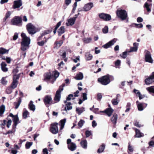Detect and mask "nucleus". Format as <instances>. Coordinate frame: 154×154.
<instances>
[{
  "instance_id": "1",
  "label": "nucleus",
  "mask_w": 154,
  "mask_h": 154,
  "mask_svg": "<svg viewBox=\"0 0 154 154\" xmlns=\"http://www.w3.org/2000/svg\"><path fill=\"white\" fill-rule=\"evenodd\" d=\"M21 36L22 37V41L21 43V48L22 51H24L28 48L30 39L29 38L26 36V34L24 33H21Z\"/></svg>"
},
{
  "instance_id": "2",
  "label": "nucleus",
  "mask_w": 154,
  "mask_h": 154,
  "mask_svg": "<svg viewBox=\"0 0 154 154\" xmlns=\"http://www.w3.org/2000/svg\"><path fill=\"white\" fill-rule=\"evenodd\" d=\"M65 86V84L63 83L62 85L59 86L58 89L57 91L54 99L56 102H58L60 100L61 97V93L63 90V87Z\"/></svg>"
},
{
  "instance_id": "3",
  "label": "nucleus",
  "mask_w": 154,
  "mask_h": 154,
  "mask_svg": "<svg viewBox=\"0 0 154 154\" xmlns=\"http://www.w3.org/2000/svg\"><path fill=\"white\" fill-rule=\"evenodd\" d=\"M116 14L118 17L120 18L122 20H125L127 16V12L124 10H117L116 11Z\"/></svg>"
},
{
  "instance_id": "4",
  "label": "nucleus",
  "mask_w": 154,
  "mask_h": 154,
  "mask_svg": "<svg viewBox=\"0 0 154 154\" xmlns=\"http://www.w3.org/2000/svg\"><path fill=\"white\" fill-rule=\"evenodd\" d=\"M109 79L108 76L105 75L98 78V81L102 85H106L108 84L110 82V81Z\"/></svg>"
},
{
  "instance_id": "5",
  "label": "nucleus",
  "mask_w": 154,
  "mask_h": 154,
  "mask_svg": "<svg viewBox=\"0 0 154 154\" xmlns=\"http://www.w3.org/2000/svg\"><path fill=\"white\" fill-rule=\"evenodd\" d=\"M27 29L29 34L33 35L36 32L35 28L31 23H28L26 26Z\"/></svg>"
},
{
  "instance_id": "6",
  "label": "nucleus",
  "mask_w": 154,
  "mask_h": 154,
  "mask_svg": "<svg viewBox=\"0 0 154 154\" xmlns=\"http://www.w3.org/2000/svg\"><path fill=\"white\" fill-rule=\"evenodd\" d=\"M66 143L68 145V148L69 150L73 151L76 149L77 146L76 144L73 142H72L70 139H68Z\"/></svg>"
},
{
  "instance_id": "7",
  "label": "nucleus",
  "mask_w": 154,
  "mask_h": 154,
  "mask_svg": "<svg viewBox=\"0 0 154 154\" xmlns=\"http://www.w3.org/2000/svg\"><path fill=\"white\" fill-rule=\"evenodd\" d=\"M58 124L57 123H54L51 124L50 128V130L51 132L53 134H56L59 131L58 128L57 126Z\"/></svg>"
},
{
  "instance_id": "8",
  "label": "nucleus",
  "mask_w": 154,
  "mask_h": 154,
  "mask_svg": "<svg viewBox=\"0 0 154 154\" xmlns=\"http://www.w3.org/2000/svg\"><path fill=\"white\" fill-rule=\"evenodd\" d=\"M19 78V76L18 75H14L13 79V82L11 83V87L13 89L16 88L18 84V80Z\"/></svg>"
},
{
  "instance_id": "9",
  "label": "nucleus",
  "mask_w": 154,
  "mask_h": 154,
  "mask_svg": "<svg viewBox=\"0 0 154 154\" xmlns=\"http://www.w3.org/2000/svg\"><path fill=\"white\" fill-rule=\"evenodd\" d=\"M44 102L45 105L48 107L52 104V99L50 95H46L44 99Z\"/></svg>"
},
{
  "instance_id": "10",
  "label": "nucleus",
  "mask_w": 154,
  "mask_h": 154,
  "mask_svg": "<svg viewBox=\"0 0 154 154\" xmlns=\"http://www.w3.org/2000/svg\"><path fill=\"white\" fill-rule=\"evenodd\" d=\"M145 59L146 62L152 63L153 60L152 58L150 52L148 51H145Z\"/></svg>"
},
{
  "instance_id": "11",
  "label": "nucleus",
  "mask_w": 154,
  "mask_h": 154,
  "mask_svg": "<svg viewBox=\"0 0 154 154\" xmlns=\"http://www.w3.org/2000/svg\"><path fill=\"white\" fill-rule=\"evenodd\" d=\"M22 22V20L20 17L18 16L14 17L11 20V22L12 24L14 25H18Z\"/></svg>"
},
{
  "instance_id": "12",
  "label": "nucleus",
  "mask_w": 154,
  "mask_h": 154,
  "mask_svg": "<svg viewBox=\"0 0 154 154\" xmlns=\"http://www.w3.org/2000/svg\"><path fill=\"white\" fill-rule=\"evenodd\" d=\"M145 83L146 85H149L154 82V72L152 75L145 80Z\"/></svg>"
},
{
  "instance_id": "13",
  "label": "nucleus",
  "mask_w": 154,
  "mask_h": 154,
  "mask_svg": "<svg viewBox=\"0 0 154 154\" xmlns=\"http://www.w3.org/2000/svg\"><path fill=\"white\" fill-rule=\"evenodd\" d=\"M117 39L114 38L109 42L103 45L102 46L105 48H107L113 45L117 41Z\"/></svg>"
},
{
  "instance_id": "14",
  "label": "nucleus",
  "mask_w": 154,
  "mask_h": 154,
  "mask_svg": "<svg viewBox=\"0 0 154 154\" xmlns=\"http://www.w3.org/2000/svg\"><path fill=\"white\" fill-rule=\"evenodd\" d=\"M100 18L105 21H109L111 20V17L110 15L104 13H101L99 15Z\"/></svg>"
},
{
  "instance_id": "15",
  "label": "nucleus",
  "mask_w": 154,
  "mask_h": 154,
  "mask_svg": "<svg viewBox=\"0 0 154 154\" xmlns=\"http://www.w3.org/2000/svg\"><path fill=\"white\" fill-rule=\"evenodd\" d=\"M137 107L139 111H142L147 106V104L144 103H139L138 101H136Z\"/></svg>"
},
{
  "instance_id": "16",
  "label": "nucleus",
  "mask_w": 154,
  "mask_h": 154,
  "mask_svg": "<svg viewBox=\"0 0 154 154\" xmlns=\"http://www.w3.org/2000/svg\"><path fill=\"white\" fill-rule=\"evenodd\" d=\"M152 0H147V2H146L144 5V7L146 8L147 11L148 12L151 11V9L149 8L152 5Z\"/></svg>"
},
{
  "instance_id": "17",
  "label": "nucleus",
  "mask_w": 154,
  "mask_h": 154,
  "mask_svg": "<svg viewBox=\"0 0 154 154\" xmlns=\"http://www.w3.org/2000/svg\"><path fill=\"white\" fill-rule=\"evenodd\" d=\"M22 5L21 0L15 1L14 2L13 7L14 9L18 8L22 6Z\"/></svg>"
},
{
  "instance_id": "18",
  "label": "nucleus",
  "mask_w": 154,
  "mask_h": 154,
  "mask_svg": "<svg viewBox=\"0 0 154 154\" xmlns=\"http://www.w3.org/2000/svg\"><path fill=\"white\" fill-rule=\"evenodd\" d=\"M93 6V4L92 3H89L86 4L83 8L84 11H88L90 10Z\"/></svg>"
},
{
  "instance_id": "19",
  "label": "nucleus",
  "mask_w": 154,
  "mask_h": 154,
  "mask_svg": "<svg viewBox=\"0 0 154 154\" xmlns=\"http://www.w3.org/2000/svg\"><path fill=\"white\" fill-rule=\"evenodd\" d=\"M113 111V110L111 108H108L102 112L106 113L109 117H110Z\"/></svg>"
},
{
  "instance_id": "20",
  "label": "nucleus",
  "mask_w": 154,
  "mask_h": 154,
  "mask_svg": "<svg viewBox=\"0 0 154 154\" xmlns=\"http://www.w3.org/2000/svg\"><path fill=\"white\" fill-rule=\"evenodd\" d=\"M59 75V73L57 71H55L54 72L53 76H52L53 77V80L51 81V83L53 84L54 82L56 80Z\"/></svg>"
},
{
  "instance_id": "21",
  "label": "nucleus",
  "mask_w": 154,
  "mask_h": 154,
  "mask_svg": "<svg viewBox=\"0 0 154 154\" xmlns=\"http://www.w3.org/2000/svg\"><path fill=\"white\" fill-rule=\"evenodd\" d=\"M75 21V18L68 19L67 22L66 23V24L67 26H72L74 24Z\"/></svg>"
},
{
  "instance_id": "22",
  "label": "nucleus",
  "mask_w": 154,
  "mask_h": 154,
  "mask_svg": "<svg viewBox=\"0 0 154 154\" xmlns=\"http://www.w3.org/2000/svg\"><path fill=\"white\" fill-rule=\"evenodd\" d=\"M85 111V108L83 107H76V112L79 115H81L84 111Z\"/></svg>"
},
{
  "instance_id": "23",
  "label": "nucleus",
  "mask_w": 154,
  "mask_h": 154,
  "mask_svg": "<svg viewBox=\"0 0 154 154\" xmlns=\"http://www.w3.org/2000/svg\"><path fill=\"white\" fill-rule=\"evenodd\" d=\"M44 76L45 79L48 80L50 79L53 80V78L52 76H51V73L50 72L46 73L44 74Z\"/></svg>"
},
{
  "instance_id": "24",
  "label": "nucleus",
  "mask_w": 154,
  "mask_h": 154,
  "mask_svg": "<svg viewBox=\"0 0 154 154\" xmlns=\"http://www.w3.org/2000/svg\"><path fill=\"white\" fill-rule=\"evenodd\" d=\"M71 105V103L70 102H68L67 103H66V106L64 109V110L67 112V110L72 109V107Z\"/></svg>"
},
{
  "instance_id": "25",
  "label": "nucleus",
  "mask_w": 154,
  "mask_h": 154,
  "mask_svg": "<svg viewBox=\"0 0 154 154\" xmlns=\"http://www.w3.org/2000/svg\"><path fill=\"white\" fill-rule=\"evenodd\" d=\"M136 135L135 137H141L144 136V134L141 133L140 131L137 129L135 130Z\"/></svg>"
},
{
  "instance_id": "26",
  "label": "nucleus",
  "mask_w": 154,
  "mask_h": 154,
  "mask_svg": "<svg viewBox=\"0 0 154 154\" xmlns=\"http://www.w3.org/2000/svg\"><path fill=\"white\" fill-rule=\"evenodd\" d=\"M118 119L117 115L116 114H114L111 119L112 122L115 125L116 124Z\"/></svg>"
},
{
  "instance_id": "27",
  "label": "nucleus",
  "mask_w": 154,
  "mask_h": 154,
  "mask_svg": "<svg viewBox=\"0 0 154 154\" xmlns=\"http://www.w3.org/2000/svg\"><path fill=\"white\" fill-rule=\"evenodd\" d=\"M1 69L2 71L4 72H7L8 69L6 67L7 64L5 62H2L1 64Z\"/></svg>"
},
{
  "instance_id": "28",
  "label": "nucleus",
  "mask_w": 154,
  "mask_h": 154,
  "mask_svg": "<svg viewBox=\"0 0 154 154\" xmlns=\"http://www.w3.org/2000/svg\"><path fill=\"white\" fill-rule=\"evenodd\" d=\"M83 74L81 72H79V73L76 75L74 78L77 80H81L83 79Z\"/></svg>"
},
{
  "instance_id": "29",
  "label": "nucleus",
  "mask_w": 154,
  "mask_h": 154,
  "mask_svg": "<svg viewBox=\"0 0 154 154\" xmlns=\"http://www.w3.org/2000/svg\"><path fill=\"white\" fill-rule=\"evenodd\" d=\"M80 145L84 149H87V142L86 140H82L80 142Z\"/></svg>"
},
{
  "instance_id": "30",
  "label": "nucleus",
  "mask_w": 154,
  "mask_h": 154,
  "mask_svg": "<svg viewBox=\"0 0 154 154\" xmlns=\"http://www.w3.org/2000/svg\"><path fill=\"white\" fill-rule=\"evenodd\" d=\"M66 119H64L61 120L60 122V130H61L64 127L65 123H66Z\"/></svg>"
},
{
  "instance_id": "31",
  "label": "nucleus",
  "mask_w": 154,
  "mask_h": 154,
  "mask_svg": "<svg viewBox=\"0 0 154 154\" xmlns=\"http://www.w3.org/2000/svg\"><path fill=\"white\" fill-rule=\"evenodd\" d=\"M29 108L30 110L34 111L35 109V106L33 104V102L31 100L30 101L29 105Z\"/></svg>"
},
{
  "instance_id": "32",
  "label": "nucleus",
  "mask_w": 154,
  "mask_h": 154,
  "mask_svg": "<svg viewBox=\"0 0 154 154\" xmlns=\"http://www.w3.org/2000/svg\"><path fill=\"white\" fill-rule=\"evenodd\" d=\"M134 92L137 94V96H138L140 100H141L144 97L142 96V94L138 90L134 89Z\"/></svg>"
},
{
  "instance_id": "33",
  "label": "nucleus",
  "mask_w": 154,
  "mask_h": 154,
  "mask_svg": "<svg viewBox=\"0 0 154 154\" xmlns=\"http://www.w3.org/2000/svg\"><path fill=\"white\" fill-rule=\"evenodd\" d=\"M85 57L86 60H89L92 59L93 56L91 54H90L89 52H87L85 54Z\"/></svg>"
},
{
  "instance_id": "34",
  "label": "nucleus",
  "mask_w": 154,
  "mask_h": 154,
  "mask_svg": "<svg viewBox=\"0 0 154 154\" xmlns=\"http://www.w3.org/2000/svg\"><path fill=\"white\" fill-rule=\"evenodd\" d=\"M21 101H22L21 97H20L19 98L18 100L17 103L15 102L14 103V104L15 105V109H17L19 107L21 102Z\"/></svg>"
},
{
  "instance_id": "35",
  "label": "nucleus",
  "mask_w": 154,
  "mask_h": 154,
  "mask_svg": "<svg viewBox=\"0 0 154 154\" xmlns=\"http://www.w3.org/2000/svg\"><path fill=\"white\" fill-rule=\"evenodd\" d=\"M105 147V145L104 144H103L101 145L98 149L97 152L98 153H100L102 152L104 150Z\"/></svg>"
},
{
  "instance_id": "36",
  "label": "nucleus",
  "mask_w": 154,
  "mask_h": 154,
  "mask_svg": "<svg viewBox=\"0 0 154 154\" xmlns=\"http://www.w3.org/2000/svg\"><path fill=\"white\" fill-rule=\"evenodd\" d=\"M120 102V99L116 98H114L111 100V102L112 104L114 105H117Z\"/></svg>"
},
{
  "instance_id": "37",
  "label": "nucleus",
  "mask_w": 154,
  "mask_h": 154,
  "mask_svg": "<svg viewBox=\"0 0 154 154\" xmlns=\"http://www.w3.org/2000/svg\"><path fill=\"white\" fill-rule=\"evenodd\" d=\"M5 109V106L2 105L0 107V116H2L4 113Z\"/></svg>"
},
{
  "instance_id": "38",
  "label": "nucleus",
  "mask_w": 154,
  "mask_h": 154,
  "mask_svg": "<svg viewBox=\"0 0 154 154\" xmlns=\"http://www.w3.org/2000/svg\"><path fill=\"white\" fill-rule=\"evenodd\" d=\"M13 121L14 122V125H13V126L16 127L19 121V119L17 116H15L14 117Z\"/></svg>"
},
{
  "instance_id": "39",
  "label": "nucleus",
  "mask_w": 154,
  "mask_h": 154,
  "mask_svg": "<svg viewBox=\"0 0 154 154\" xmlns=\"http://www.w3.org/2000/svg\"><path fill=\"white\" fill-rule=\"evenodd\" d=\"M8 82V80L7 79V77H2L1 80V83L2 84L6 85L7 84Z\"/></svg>"
},
{
  "instance_id": "40",
  "label": "nucleus",
  "mask_w": 154,
  "mask_h": 154,
  "mask_svg": "<svg viewBox=\"0 0 154 154\" xmlns=\"http://www.w3.org/2000/svg\"><path fill=\"white\" fill-rule=\"evenodd\" d=\"M146 89L149 93L154 94V86L147 87L146 88Z\"/></svg>"
},
{
  "instance_id": "41",
  "label": "nucleus",
  "mask_w": 154,
  "mask_h": 154,
  "mask_svg": "<svg viewBox=\"0 0 154 154\" xmlns=\"http://www.w3.org/2000/svg\"><path fill=\"white\" fill-rule=\"evenodd\" d=\"M65 32V28L64 26H61L58 30V32L59 35Z\"/></svg>"
},
{
  "instance_id": "42",
  "label": "nucleus",
  "mask_w": 154,
  "mask_h": 154,
  "mask_svg": "<svg viewBox=\"0 0 154 154\" xmlns=\"http://www.w3.org/2000/svg\"><path fill=\"white\" fill-rule=\"evenodd\" d=\"M29 113L25 109V110H23V117L24 119H26L28 115H29Z\"/></svg>"
},
{
  "instance_id": "43",
  "label": "nucleus",
  "mask_w": 154,
  "mask_h": 154,
  "mask_svg": "<svg viewBox=\"0 0 154 154\" xmlns=\"http://www.w3.org/2000/svg\"><path fill=\"white\" fill-rule=\"evenodd\" d=\"M63 43V42L62 40L60 42H56L55 43V45H56V47L58 48L60 47L62 45Z\"/></svg>"
},
{
  "instance_id": "44",
  "label": "nucleus",
  "mask_w": 154,
  "mask_h": 154,
  "mask_svg": "<svg viewBox=\"0 0 154 154\" xmlns=\"http://www.w3.org/2000/svg\"><path fill=\"white\" fill-rule=\"evenodd\" d=\"M85 121L82 119H81L78 123V125L80 127L82 128L83 126Z\"/></svg>"
},
{
  "instance_id": "45",
  "label": "nucleus",
  "mask_w": 154,
  "mask_h": 154,
  "mask_svg": "<svg viewBox=\"0 0 154 154\" xmlns=\"http://www.w3.org/2000/svg\"><path fill=\"white\" fill-rule=\"evenodd\" d=\"M86 137H88L92 135V133L91 131L86 130L85 132Z\"/></svg>"
},
{
  "instance_id": "46",
  "label": "nucleus",
  "mask_w": 154,
  "mask_h": 154,
  "mask_svg": "<svg viewBox=\"0 0 154 154\" xmlns=\"http://www.w3.org/2000/svg\"><path fill=\"white\" fill-rule=\"evenodd\" d=\"M13 126V128H12V130H9L8 131V134H14V133L16 131L15 129H16V127H14L13 126Z\"/></svg>"
},
{
  "instance_id": "47",
  "label": "nucleus",
  "mask_w": 154,
  "mask_h": 154,
  "mask_svg": "<svg viewBox=\"0 0 154 154\" xmlns=\"http://www.w3.org/2000/svg\"><path fill=\"white\" fill-rule=\"evenodd\" d=\"M32 142H27L25 145L26 148V149H29L32 145Z\"/></svg>"
},
{
  "instance_id": "48",
  "label": "nucleus",
  "mask_w": 154,
  "mask_h": 154,
  "mask_svg": "<svg viewBox=\"0 0 154 154\" xmlns=\"http://www.w3.org/2000/svg\"><path fill=\"white\" fill-rule=\"evenodd\" d=\"M73 97V95L72 94H70L68 97L66 98V100L64 101L65 103H66L67 100H70L71 98Z\"/></svg>"
},
{
  "instance_id": "49",
  "label": "nucleus",
  "mask_w": 154,
  "mask_h": 154,
  "mask_svg": "<svg viewBox=\"0 0 154 154\" xmlns=\"http://www.w3.org/2000/svg\"><path fill=\"white\" fill-rule=\"evenodd\" d=\"M12 89L11 87L8 88L6 90V93L8 94H10L12 91Z\"/></svg>"
},
{
  "instance_id": "50",
  "label": "nucleus",
  "mask_w": 154,
  "mask_h": 154,
  "mask_svg": "<svg viewBox=\"0 0 154 154\" xmlns=\"http://www.w3.org/2000/svg\"><path fill=\"white\" fill-rule=\"evenodd\" d=\"M47 40H45V41L43 40L41 42H37V44L39 46H43L45 43L47 42Z\"/></svg>"
},
{
  "instance_id": "51",
  "label": "nucleus",
  "mask_w": 154,
  "mask_h": 154,
  "mask_svg": "<svg viewBox=\"0 0 154 154\" xmlns=\"http://www.w3.org/2000/svg\"><path fill=\"white\" fill-rule=\"evenodd\" d=\"M128 153L129 152H132L133 151L134 149L133 147L131 146L129 143L128 146Z\"/></svg>"
},
{
  "instance_id": "52",
  "label": "nucleus",
  "mask_w": 154,
  "mask_h": 154,
  "mask_svg": "<svg viewBox=\"0 0 154 154\" xmlns=\"http://www.w3.org/2000/svg\"><path fill=\"white\" fill-rule=\"evenodd\" d=\"M7 51L4 48H0V54H3L6 53Z\"/></svg>"
},
{
  "instance_id": "53",
  "label": "nucleus",
  "mask_w": 154,
  "mask_h": 154,
  "mask_svg": "<svg viewBox=\"0 0 154 154\" xmlns=\"http://www.w3.org/2000/svg\"><path fill=\"white\" fill-rule=\"evenodd\" d=\"M103 32L104 33H106L108 32V28L107 26H105L102 29Z\"/></svg>"
},
{
  "instance_id": "54",
  "label": "nucleus",
  "mask_w": 154,
  "mask_h": 154,
  "mask_svg": "<svg viewBox=\"0 0 154 154\" xmlns=\"http://www.w3.org/2000/svg\"><path fill=\"white\" fill-rule=\"evenodd\" d=\"M92 40L91 38H85L84 39V41L86 43H89Z\"/></svg>"
},
{
  "instance_id": "55",
  "label": "nucleus",
  "mask_w": 154,
  "mask_h": 154,
  "mask_svg": "<svg viewBox=\"0 0 154 154\" xmlns=\"http://www.w3.org/2000/svg\"><path fill=\"white\" fill-rule=\"evenodd\" d=\"M138 49L135 47H132L130 48V51L129 52H136L137 50Z\"/></svg>"
},
{
  "instance_id": "56",
  "label": "nucleus",
  "mask_w": 154,
  "mask_h": 154,
  "mask_svg": "<svg viewBox=\"0 0 154 154\" xmlns=\"http://www.w3.org/2000/svg\"><path fill=\"white\" fill-rule=\"evenodd\" d=\"M134 24L135 25V27L137 28H141L143 27V25L142 23H135Z\"/></svg>"
},
{
  "instance_id": "57",
  "label": "nucleus",
  "mask_w": 154,
  "mask_h": 154,
  "mask_svg": "<svg viewBox=\"0 0 154 154\" xmlns=\"http://www.w3.org/2000/svg\"><path fill=\"white\" fill-rule=\"evenodd\" d=\"M102 97L101 93H98L97 94V100L100 101Z\"/></svg>"
},
{
  "instance_id": "58",
  "label": "nucleus",
  "mask_w": 154,
  "mask_h": 154,
  "mask_svg": "<svg viewBox=\"0 0 154 154\" xmlns=\"http://www.w3.org/2000/svg\"><path fill=\"white\" fill-rule=\"evenodd\" d=\"M127 51H125L124 52H123L122 53V55H121L120 56L123 58L125 59L127 57Z\"/></svg>"
},
{
  "instance_id": "59",
  "label": "nucleus",
  "mask_w": 154,
  "mask_h": 154,
  "mask_svg": "<svg viewBox=\"0 0 154 154\" xmlns=\"http://www.w3.org/2000/svg\"><path fill=\"white\" fill-rule=\"evenodd\" d=\"M134 124L135 126L138 127H140L142 126L141 125L139 124V122L137 121L134 122Z\"/></svg>"
},
{
  "instance_id": "60",
  "label": "nucleus",
  "mask_w": 154,
  "mask_h": 154,
  "mask_svg": "<svg viewBox=\"0 0 154 154\" xmlns=\"http://www.w3.org/2000/svg\"><path fill=\"white\" fill-rule=\"evenodd\" d=\"M83 101H85L87 99V94L85 93H83Z\"/></svg>"
},
{
  "instance_id": "61",
  "label": "nucleus",
  "mask_w": 154,
  "mask_h": 154,
  "mask_svg": "<svg viewBox=\"0 0 154 154\" xmlns=\"http://www.w3.org/2000/svg\"><path fill=\"white\" fill-rule=\"evenodd\" d=\"M43 154H48V150L47 148H45L43 149Z\"/></svg>"
},
{
  "instance_id": "62",
  "label": "nucleus",
  "mask_w": 154,
  "mask_h": 154,
  "mask_svg": "<svg viewBox=\"0 0 154 154\" xmlns=\"http://www.w3.org/2000/svg\"><path fill=\"white\" fill-rule=\"evenodd\" d=\"M18 37V34L17 33H15L13 36V40H16Z\"/></svg>"
},
{
  "instance_id": "63",
  "label": "nucleus",
  "mask_w": 154,
  "mask_h": 154,
  "mask_svg": "<svg viewBox=\"0 0 154 154\" xmlns=\"http://www.w3.org/2000/svg\"><path fill=\"white\" fill-rule=\"evenodd\" d=\"M12 121L11 120H9L7 122V126L8 128L10 127V126L11 125Z\"/></svg>"
},
{
  "instance_id": "64",
  "label": "nucleus",
  "mask_w": 154,
  "mask_h": 154,
  "mask_svg": "<svg viewBox=\"0 0 154 154\" xmlns=\"http://www.w3.org/2000/svg\"><path fill=\"white\" fill-rule=\"evenodd\" d=\"M121 63V61L119 60H117L115 62V64L116 66H118L120 65Z\"/></svg>"
}]
</instances>
